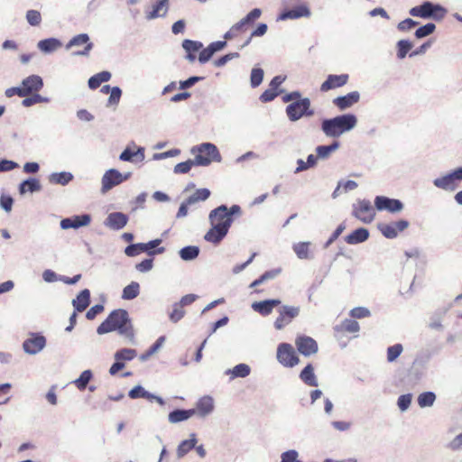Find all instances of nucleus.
<instances>
[{
  "instance_id": "1",
  "label": "nucleus",
  "mask_w": 462,
  "mask_h": 462,
  "mask_svg": "<svg viewBox=\"0 0 462 462\" xmlns=\"http://www.w3.org/2000/svg\"><path fill=\"white\" fill-rule=\"evenodd\" d=\"M241 213V208L238 205H233L230 208L221 205L211 210L208 216L211 227L205 234L204 239L214 245L219 244L227 235L234 222V216H240Z\"/></svg>"
},
{
  "instance_id": "2",
  "label": "nucleus",
  "mask_w": 462,
  "mask_h": 462,
  "mask_svg": "<svg viewBox=\"0 0 462 462\" xmlns=\"http://www.w3.org/2000/svg\"><path fill=\"white\" fill-rule=\"evenodd\" d=\"M117 332V334L126 338L130 343L135 341V332L132 319L129 313L124 309L112 310L107 318L97 327V333L104 335L110 332Z\"/></svg>"
},
{
  "instance_id": "3",
  "label": "nucleus",
  "mask_w": 462,
  "mask_h": 462,
  "mask_svg": "<svg viewBox=\"0 0 462 462\" xmlns=\"http://www.w3.org/2000/svg\"><path fill=\"white\" fill-rule=\"evenodd\" d=\"M357 123L356 116L353 114H345L333 118L324 119L321 123V130L324 134L331 138H338L344 133L352 130Z\"/></svg>"
},
{
  "instance_id": "4",
  "label": "nucleus",
  "mask_w": 462,
  "mask_h": 462,
  "mask_svg": "<svg viewBox=\"0 0 462 462\" xmlns=\"http://www.w3.org/2000/svg\"><path fill=\"white\" fill-rule=\"evenodd\" d=\"M190 152L194 155L197 166H208L213 162H220L221 155L217 146L210 143H204L192 147Z\"/></svg>"
},
{
  "instance_id": "5",
  "label": "nucleus",
  "mask_w": 462,
  "mask_h": 462,
  "mask_svg": "<svg viewBox=\"0 0 462 462\" xmlns=\"http://www.w3.org/2000/svg\"><path fill=\"white\" fill-rule=\"evenodd\" d=\"M262 14V11L259 8H254L251 12H249L245 17L241 19L239 22L235 23L229 31L226 32L224 35V38L226 40H231L235 37H237L241 34L245 33L247 31H249L253 25L254 24L255 21L260 18Z\"/></svg>"
},
{
  "instance_id": "6",
  "label": "nucleus",
  "mask_w": 462,
  "mask_h": 462,
  "mask_svg": "<svg viewBox=\"0 0 462 462\" xmlns=\"http://www.w3.org/2000/svg\"><path fill=\"white\" fill-rule=\"evenodd\" d=\"M410 14L414 17L433 18L434 20L440 21L447 14V10L439 5L424 2L420 5L412 7L410 10Z\"/></svg>"
},
{
  "instance_id": "7",
  "label": "nucleus",
  "mask_w": 462,
  "mask_h": 462,
  "mask_svg": "<svg viewBox=\"0 0 462 462\" xmlns=\"http://www.w3.org/2000/svg\"><path fill=\"white\" fill-rule=\"evenodd\" d=\"M286 114L291 121L295 122L302 116H313L314 111L310 109V100L308 97H304L288 105Z\"/></svg>"
},
{
  "instance_id": "8",
  "label": "nucleus",
  "mask_w": 462,
  "mask_h": 462,
  "mask_svg": "<svg viewBox=\"0 0 462 462\" xmlns=\"http://www.w3.org/2000/svg\"><path fill=\"white\" fill-rule=\"evenodd\" d=\"M277 360L285 367H293L300 362L292 346L288 343H282L278 346Z\"/></svg>"
},
{
  "instance_id": "9",
  "label": "nucleus",
  "mask_w": 462,
  "mask_h": 462,
  "mask_svg": "<svg viewBox=\"0 0 462 462\" xmlns=\"http://www.w3.org/2000/svg\"><path fill=\"white\" fill-rule=\"evenodd\" d=\"M131 177V172L120 173L117 170L110 169L102 177V191L106 192L116 185L121 184Z\"/></svg>"
},
{
  "instance_id": "10",
  "label": "nucleus",
  "mask_w": 462,
  "mask_h": 462,
  "mask_svg": "<svg viewBox=\"0 0 462 462\" xmlns=\"http://www.w3.org/2000/svg\"><path fill=\"white\" fill-rule=\"evenodd\" d=\"M46 346V338L40 333H30L23 343V349L28 355L40 353Z\"/></svg>"
},
{
  "instance_id": "11",
  "label": "nucleus",
  "mask_w": 462,
  "mask_h": 462,
  "mask_svg": "<svg viewBox=\"0 0 462 462\" xmlns=\"http://www.w3.org/2000/svg\"><path fill=\"white\" fill-rule=\"evenodd\" d=\"M354 216L364 223H370L374 220L375 212L370 201L361 200L354 206Z\"/></svg>"
},
{
  "instance_id": "12",
  "label": "nucleus",
  "mask_w": 462,
  "mask_h": 462,
  "mask_svg": "<svg viewBox=\"0 0 462 462\" xmlns=\"http://www.w3.org/2000/svg\"><path fill=\"white\" fill-rule=\"evenodd\" d=\"M78 47L79 49L73 52L74 55H88L93 47L89 42V37L86 33H81L73 37L66 45L67 49Z\"/></svg>"
},
{
  "instance_id": "13",
  "label": "nucleus",
  "mask_w": 462,
  "mask_h": 462,
  "mask_svg": "<svg viewBox=\"0 0 462 462\" xmlns=\"http://www.w3.org/2000/svg\"><path fill=\"white\" fill-rule=\"evenodd\" d=\"M409 226V222L403 219L389 224H379L378 229L383 236L389 239L395 238L399 233L402 232Z\"/></svg>"
},
{
  "instance_id": "14",
  "label": "nucleus",
  "mask_w": 462,
  "mask_h": 462,
  "mask_svg": "<svg viewBox=\"0 0 462 462\" xmlns=\"http://www.w3.org/2000/svg\"><path fill=\"white\" fill-rule=\"evenodd\" d=\"M298 351L304 356H310L319 350L318 343L315 339L308 336H300L295 341Z\"/></svg>"
},
{
  "instance_id": "15",
  "label": "nucleus",
  "mask_w": 462,
  "mask_h": 462,
  "mask_svg": "<svg viewBox=\"0 0 462 462\" xmlns=\"http://www.w3.org/2000/svg\"><path fill=\"white\" fill-rule=\"evenodd\" d=\"M215 409L214 399L209 395H205L198 400L195 408L191 411H195V414L199 418H206L209 416Z\"/></svg>"
},
{
  "instance_id": "16",
  "label": "nucleus",
  "mask_w": 462,
  "mask_h": 462,
  "mask_svg": "<svg viewBox=\"0 0 462 462\" xmlns=\"http://www.w3.org/2000/svg\"><path fill=\"white\" fill-rule=\"evenodd\" d=\"M349 80L348 74L335 75L330 74L327 79L320 85L321 92H328L345 86Z\"/></svg>"
},
{
  "instance_id": "17",
  "label": "nucleus",
  "mask_w": 462,
  "mask_h": 462,
  "mask_svg": "<svg viewBox=\"0 0 462 462\" xmlns=\"http://www.w3.org/2000/svg\"><path fill=\"white\" fill-rule=\"evenodd\" d=\"M374 204L378 210H387L392 213L399 212L403 208L402 203L399 199H389L383 196H377Z\"/></svg>"
},
{
  "instance_id": "18",
  "label": "nucleus",
  "mask_w": 462,
  "mask_h": 462,
  "mask_svg": "<svg viewBox=\"0 0 462 462\" xmlns=\"http://www.w3.org/2000/svg\"><path fill=\"white\" fill-rule=\"evenodd\" d=\"M360 95L357 91L350 92L345 96L333 99V104L340 110H346L359 101Z\"/></svg>"
},
{
  "instance_id": "19",
  "label": "nucleus",
  "mask_w": 462,
  "mask_h": 462,
  "mask_svg": "<svg viewBox=\"0 0 462 462\" xmlns=\"http://www.w3.org/2000/svg\"><path fill=\"white\" fill-rule=\"evenodd\" d=\"M43 86L42 79L40 76L32 75L23 80L22 89L24 92V96L27 97L33 92L39 91Z\"/></svg>"
},
{
  "instance_id": "20",
  "label": "nucleus",
  "mask_w": 462,
  "mask_h": 462,
  "mask_svg": "<svg viewBox=\"0 0 462 462\" xmlns=\"http://www.w3.org/2000/svg\"><path fill=\"white\" fill-rule=\"evenodd\" d=\"M89 223L90 217L88 215H81L62 219L60 221V226L62 229L79 228L80 226H88Z\"/></svg>"
},
{
  "instance_id": "21",
  "label": "nucleus",
  "mask_w": 462,
  "mask_h": 462,
  "mask_svg": "<svg viewBox=\"0 0 462 462\" xmlns=\"http://www.w3.org/2000/svg\"><path fill=\"white\" fill-rule=\"evenodd\" d=\"M280 303H281V300H276V299L264 300L262 301H254L252 304V309L254 311L265 316V315L270 314L273 311V310L276 306H278Z\"/></svg>"
},
{
  "instance_id": "22",
  "label": "nucleus",
  "mask_w": 462,
  "mask_h": 462,
  "mask_svg": "<svg viewBox=\"0 0 462 462\" xmlns=\"http://www.w3.org/2000/svg\"><path fill=\"white\" fill-rule=\"evenodd\" d=\"M197 443V435L195 433H190L188 439L180 441L178 445L176 450L178 458H182L185 457L191 449L195 448Z\"/></svg>"
},
{
  "instance_id": "23",
  "label": "nucleus",
  "mask_w": 462,
  "mask_h": 462,
  "mask_svg": "<svg viewBox=\"0 0 462 462\" xmlns=\"http://www.w3.org/2000/svg\"><path fill=\"white\" fill-rule=\"evenodd\" d=\"M119 159L124 162H143L144 159V149L139 147L134 151L130 147H126L120 154Z\"/></svg>"
},
{
  "instance_id": "24",
  "label": "nucleus",
  "mask_w": 462,
  "mask_h": 462,
  "mask_svg": "<svg viewBox=\"0 0 462 462\" xmlns=\"http://www.w3.org/2000/svg\"><path fill=\"white\" fill-rule=\"evenodd\" d=\"M106 221L109 227L118 230L127 224L128 217L124 213L115 212L108 215Z\"/></svg>"
},
{
  "instance_id": "25",
  "label": "nucleus",
  "mask_w": 462,
  "mask_h": 462,
  "mask_svg": "<svg viewBox=\"0 0 462 462\" xmlns=\"http://www.w3.org/2000/svg\"><path fill=\"white\" fill-rule=\"evenodd\" d=\"M300 379L308 386H318V378L314 373V367L308 364L300 373Z\"/></svg>"
},
{
  "instance_id": "26",
  "label": "nucleus",
  "mask_w": 462,
  "mask_h": 462,
  "mask_svg": "<svg viewBox=\"0 0 462 462\" xmlns=\"http://www.w3.org/2000/svg\"><path fill=\"white\" fill-rule=\"evenodd\" d=\"M195 415V411L191 409H175L171 411L168 415V420L171 423L175 424L181 421H185Z\"/></svg>"
},
{
  "instance_id": "27",
  "label": "nucleus",
  "mask_w": 462,
  "mask_h": 462,
  "mask_svg": "<svg viewBox=\"0 0 462 462\" xmlns=\"http://www.w3.org/2000/svg\"><path fill=\"white\" fill-rule=\"evenodd\" d=\"M90 303V291H80L75 299L72 300V305L75 311H84Z\"/></svg>"
},
{
  "instance_id": "28",
  "label": "nucleus",
  "mask_w": 462,
  "mask_h": 462,
  "mask_svg": "<svg viewBox=\"0 0 462 462\" xmlns=\"http://www.w3.org/2000/svg\"><path fill=\"white\" fill-rule=\"evenodd\" d=\"M310 14L309 8L304 5H299L294 9L285 11L282 13L279 16L280 20H287V19H297L300 17L309 16Z\"/></svg>"
},
{
  "instance_id": "29",
  "label": "nucleus",
  "mask_w": 462,
  "mask_h": 462,
  "mask_svg": "<svg viewBox=\"0 0 462 462\" xmlns=\"http://www.w3.org/2000/svg\"><path fill=\"white\" fill-rule=\"evenodd\" d=\"M369 237V232L366 228L360 227L353 231L351 234L345 237L346 243L348 245H356L363 243Z\"/></svg>"
},
{
  "instance_id": "30",
  "label": "nucleus",
  "mask_w": 462,
  "mask_h": 462,
  "mask_svg": "<svg viewBox=\"0 0 462 462\" xmlns=\"http://www.w3.org/2000/svg\"><path fill=\"white\" fill-rule=\"evenodd\" d=\"M42 277L44 281L48 282H55L58 280L63 281L66 284H74L76 282H78L80 278V274L75 275L73 278H68L64 276L58 275L51 270H46L44 271Z\"/></svg>"
},
{
  "instance_id": "31",
  "label": "nucleus",
  "mask_w": 462,
  "mask_h": 462,
  "mask_svg": "<svg viewBox=\"0 0 462 462\" xmlns=\"http://www.w3.org/2000/svg\"><path fill=\"white\" fill-rule=\"evenodd\" d=\"M434 184L438 188L447 189V190H454L457 186L454 176H452V173H449L446 176L436 179L434 180Z\"/></svg>"
},
{
  "instance_id": "32",
  "label": "nucleus",
  "mask_w": 462,
  "mask_h": 462,
  "mask_svg": "<svg viewBox=\"0 0 462 462\" xmlns=\"http://www.w3.org/2000/svg\"><path fill=\"white\" fill-rule=\"evenodd\" d=\"M251 373V368L248 365L241 363L235 365L232 369H227L226 374H231V378H245Z\"/></svg>"
},
{
  "instance_id": "33",
  "label": "nucleus",
  "mask_w": 462,
  "mask_h": 462,
  "mask_svg": "<svg viewBox=\"0 0 462 462\" xmlns=\"http://www.w3.org/2000/svg\"><path fill=\"white\" fill-rule=\"evenodd\" d=\"M311 243L310 242H300L293 245V251L300 259H310L311 258Z\"/></svg>"
},
{
  "instance_id": "34",
  "label": "nucleus",
  "mask_w": 462,
  "mask_h": 462,
  "mask_svg": "<svg viewBox=\"0 0 462 462\" xmlns=\"http://www.w3.org/2000/svg\"><path fill=\"white\" fill-rule=\"evenodd\" d=\"M169 0H160L153 6L152 10L147 14L149 19H154L164 16L168 12Z\"/></svg>"
},
{
  "instance_id": "35",
  "label": "nucleus",
  "mask_w": 462,
  "mask_h": 462,
  "mask_svg": "<svg viewBox=\"0 0 462 462\" xmlns=\"http://www.w3.org/2000/svg\"><path fill=\"white\" fill-rule=\"evenodd\" d=\"M164 342H165L164 336H161L160 337H158L157 340L149 347V349L146 350L144 353H143L139 356L140 361L141 362L147 361L152 355L157 353L162 347Z\"/></svg>"
},
{
  "instance_id": "36",
  "label": "nucleus",
  "mask_w": 462,
  "mask_h": 462,
  "mask_svg": "<svg viewBox=\"0 0 462 462\" xmlns=\"http://www.w3.org/2000/svg\"><path fill=\"white\" fill-rule=\"evenodd\" d=\"M111 79V73L108 71H102L95 74L88 79V87L91 89H97L104 82H107Z\"/></svg>"
},
{
  "instance_id": "37",
  "label": "nucleus",
  "mask_w": 462,
  "mask_h": 462,
  "mask_svg": "<svg viewBox=\"0 0 462 462\" xmlns=\"http://www.w3.org/2000/svg\"><path fill=\"white\" fill-rule=\"evenodd\" d=\"M41 189V183L37 179H29L20 184L19 192L23 195L26 192L39 191Z\"/></svg>"
},
{
  "instance_id": "38",
  "label": "nucleus",
  "mask_w": 462,
  "mask_h": 462,
  "mask_svg": "<svg viewBox=\"0 0 462 462\" xmlns=\"http://www.w3.org/2000/svg\"><path fill=\"white\" fill-rule=\"evenodd\" d=\"M92 371L89 369L84 370L80 374V375L72 382V383H74L79 391H83L87 388L88 383L92 380Z\"/></svg>"
},
{
  "instance_id": "39",
  "label": "nucleus",
  "mask_w": 462,
  "mask_h": 462,
  "mask_svg": "<svg viewBox=\"0 0 462 462\" xmlns=\"http://www.w3.org/2000/svg\"><path fill=\"white\" fill-rule=\"evenodd\" d=\"M449 308H450V306L446 309H443V310H438L430 317L429 327L432 329L442 330V328H443L442 324H441L442 317L446 314V312L448 311V310Z\"/></svg>"
},
{
  "instance_id": "40",
  "label": "nucleus",
  "mask_w": 462,
  "mask_h": 462,
  "mask_svg": "<svg viewBox=\"0 0 462 462\" xmlns=\"http://www.w3.org/2000/svg\"><path fill=\"white\" fill-rule=\"evenodd\" d=\"M339 143L337 141L333 142L329 145H319L316 148L317 156L321 159H326L329 155L338 149Z\"/></svg>"
},
{
  "instance_id": "41",
  "label": "nucleus",
  "mask_w": 462,
  "mask_h": 462,
  "mask_svg": "<svg viewBox=\"0 0 462 462\" xmlns=\"http://www.w3.org/2000/svg\"><path fill=\"white\" fill-rule=\"evenodd\" d=\"M418 404L420 408L431 407L436 401V394L433 392H423L418 396Z\"/></svg>"
},
{
  "instance_id": "42",
  "label": "nucleus",
  "mask_w": 462,
  "mask_h": 462,
  "mask_svg": "<svg viewBox=\"0 0 462 462\" xmlns=\"http://www.w3.org/2000/svg\"><path fill=\"white\" fill-rule=\"evenodd\" d=\"M60 46H61L60 42L54 38L45 39V40L40 41L38 43L39 49L44 52L53 51Z\"/></svg>"
},
{
  "instance_id": "43",
  "label": "nucleus",
  "mask_w": 462,
  "mask_h": 462,
  "mask_svg": "<svg viewBox=\"0 0 462 462\" xmlns=\"http://www.w3.org/2000/svg\"><path fill=\"white\" fill-rule=\"evenodd\" d=\"M136 355L137 352L134 348H122L115 353L114 357L115 360L125 362L133 360Z\"/></svg>"
},
{
  "instance_id": "44",
  "label": "nucleus",
  "mask_w": 462,
  "mask_h": 462,
  "mask_svg": "<svg viewBox=\"0 0 462 462\" xmlns=\"http://www.w3.org/2000/svg\"><path fill=\"white\" fill-rule=\"evenodd\" d=\"M128 396L131 399L145 398L149 400L153 397V393L146 391L142 385H136L129 391Z\"/></svg>"
},
{
  "instance_id": "45",
  "label": "nucleus",
  "mask_w": 462,
  "mask_h": 462,
  "mask_svg": "<svg viewBox=\"0 0 462 462\" xmlns=\"http://www.w3.org/2000/svg\"><path fill=\"white\" fill-rule=\"evenodd\" d=\"M210 196V191L208 189H199L191 196L188 198V203H197L199 201H204Z\"/></svg>"
},
{
  "instance_id": "46",
  "label": "nucleus",
  "mask_w": 462,
  "mask_h": 462,
  "mask_svg": "<svg viewBox=\"0 0 462 462\" xmlns=\"http://www.w3.org/2000/svg\"><path fill=\"white\" fill-rule=\"evenodd\" d=\"M199 249L198 246L189 245L182 248L180 251V255L181 259L189 261L195 259L199 255Z\"/></svg>"
},
{
  "instance_id": "47",
  "label": "nucleus",
  "mask_w": 462,
  "mask_h": 462,
  "mask_svg": "<svg viewBox=\"0 0 462 462\" xmlns=\"http://www.w3.org/2000/svg\"><path fill=\"white\" fill-rule=\"evenodd\" d=\"M403 347L400 343L394 344L387 348V361L394 362L402 353Z\"/></svg>"
},
{
  "instance_id": "48",
  "label": "nucleus",
  "mask_w": 462,
  "mask_h": 462,
  "mask_svg": "<svg viewBox=\"0 0 462 462\" xmlns=\"http://www.w3.org/2000/svg\"><path fill=\"white\" fill-rule=\"evenodd\" d=\"M279 313L285 315L286 319L290 322L300 313V308L294 306L283 305L280 308Z\"/></svg>"
},
{
  "instance_id": "49",
  "label": "nucleus",
  "mask_w": 462,
  "mask_h": 462,
  "mask_svg": "<svg viewBox=\"0 0 462 462\" xmlns=\"http://www.w3.org/2000/svg\"><path fill=\"white\" fill-rule=\"evenodd\" d=\"M72 178L73 176L69 172H60L52 174L51 176V181L57 184L66 185L72 180Z\"/></svg>"
},
{
  "instance_id": "50",
  "label": "nucleus",
  "mask_w": 462,
  "mask_h": 462,
  "mask_svg": "<svg viewBox=\"0 0 462 462\" xmlns=\"http://www.w3.org/2000/svg\"><path fill=\"white\" fill-rule=\"evenodd\" d=\"M26 20L32 26H39L42 23V14L37 10H28L26 12Z\"/></svg>"
},
{
  "instance_id": "51",
  "label": "nucleus",
  "mask_w": 462,
  "mask_h": 462,
  "mask_svg": "<svg viewBox=\"0 0 462 462\" xmlns=\"http://www.w3.org/2000/svg\"><path fill=\"white\" fill-rule=\"evenodd\" d=\"M176 302L172 305V311L169 314L170 320L173 323L180 321L185 315V311Z\"/></svg>"
},
{
  "instance_id": "52",
  "label": "nucleus",
  "mask_w": 462,
  "mask_h": 462,
  "mask_svg": "<svg viewBox=\"0 0 462 462\" xmlns=\"http://www.w3.org/2000/svg\"><path fill=\"white\" fill-rule=\"evenodd\" d=\"M143 246V243L130 245L125 249V254L130 257L136 256L145 252V248Z\"/></svg>"
},
{
  "instance_id": "53",
  "label": "nucleus",
  "mask_w": 462,
  "mask_h": 462,
  "mask_svg": "<svg viewBox=\"0 0 462 462\" xmlns=\"http://www.w3.org/2000/svg\"><path fill=\"white\" fill-rule=\"evenodd\" d=\"M263 79V70L262 69L254 68L252 69L250 81H251V86L253 88L258 87L262 83Z\"/></svg>"
},
{
  "instance_id": "54",
  "label": "nucleus",
  "mask_w": 462,
  "mask_h": 462,
  "mask_svg": "<svg viewBox=\"0 0 462 462\" xmlns=\"http://www.w3.org/2000/svg\"><path fill=\"white\" fill-rule=\"evenodd\" d=\"M398 46V51H397V57L399 59H403L409 52V51L411 49L412 44L411 42L407 40H401L397 43Z\"/></svg>"
},
{
  "instance_id": "55",
  "label": "nucleus",
  "mask_w": 462,
  "mask_h": 462,
  "mask_svg": "<svg viewBox=\"0 0 462 462\" xmlns=\"http://www.w3.org/2000/svg\"><path fill=\"white\" fill-rule=\"evenodd\" d=\"M412 400V394L411 393H406L399 396L397 400V405L401 411H406Z\"/></svg>"
},
{
  "instance_id": "56",
  "label": "nucleus",
  "mask_w": 462,
  "mask_h": 462,
  "mask_svg": "<svg viewBox=\"0 0 462 462\" xmlns=\"http://www.w3.org/2000/svg\"><path fill=\"white\" fill-rule=\"evenodd\" d=\"M202 46L201 42L191 40H184L182 42V47L188 53H195L199 51Z\"/></svg>"
},
{
  "instance_id": "57",
  "label": "nucleus",
  "mask_w": 462,
  "mask_h": 462,
  "mask_svg": "<svg viewBox=\"0 0 462 462\" xmlns=\"http://www.w3.org/2000/svg\"><path fill=\"white\" fill-rule=\"evenodd\" d=\"M436 29V26L432 23H429L420 28H418L415 32V36L417 38H423L430 34H431Z\"/></svg>"
},
{
  "instance_id": "58",
  "label": "nucleus",
  "mask_w": 462,
  "mask_h": 462,
  "mask_svg": "<svg viewBox=\"0 0 462 462\" xmlns=\"http://www.w3.org/2000/svg\"><path fill=\"white\" fill-rule=\"evenodd\" d=\"M342 329L349 333H356L360 329V326L357 321L354 319H345L341 324Z\"/></svg>"
},
{
  "instance_id": "59",
  "label": "nucleus",
  "mask_w": 462,
  "mask_h": 462,
  "mask_svg": "<svg viewBox=\"0 0 462 462\" xmlns=\"http://www.w3.org/2000/svg\"><path fill=\"white\" fill-rule=\"evenodd\" d=\"M193 165H196L195 159L188 160L183 162H180L174 167V172L180 173V174L187 173L190 171V169L192 168Z\"/></svg>"
},
{
  "instance_id": "60",
  "label": "nucleus",
  "mask_w": 462,
  "mask_h": 462,
  "mask_svg": "<svg viewBox=\"0 0 462 462\" xmlns=\"http://www.w3.org/2000/svg\"><path fill=\"white\" fill-rule=\"evenodd\" d=\"M299 453L295 449L287 450L281 455V462H302L299 458Z\"/></svg>"
},
{
  "instance_id": "61",
  "label": "nucleus",
  "mask_w": 462,
  "mask_h": 462,
  "mask_svg": "<svg viewBox=\"0 0 462 462\" xmlns=\"http://www.w3.org/2000/svg\"><path fill=\"white\" fill-rule=\"evenodd\" d=\"M350 316L354 319H363L370 316V310L365 307H356L350 310Z\"/></svg>"
},
{
  "instance_id": "62",
  "label": "nucleus",
  "mask_w": 462,
  "mask_h": 462,
  "mask_svg": "<svg viewBox=\"0 0 462 462\" xmlns=\"http://www.w3.org/2000/svg\"><path fill=\"white\" fill-rule=\"evenodd\" d=\"M267 29H268V27H267V25L265 23H259L257 25V27L251 32L250 37L245 42L244 45L249 44V42H251L252 38H254V37H260V36L264 35L266 33V32H267Z\"/></svg>"
},
{
  "instance_id": "63",
  "label": "nucleus",
  "mask_w": 462,
  "mask_h": 462,
  "mask_svg": "<svg viewBox=\"0 0 462 462\" xmlns=\"http://www.w3.org/2000/svg\"><path fill=\"white\" fill-rule=\"evenodd\" d=\"M279 95V92L272 88H268L266 90L263 92V94L260 96V100L263 103H267L273 101L277 96Z\"/></svg>"
},
{
  "instance_id": "64",
  "label": "nucleus",
  "mask_w": 462,
  "mask_h": 462,
  "mask_svg": "<svg viewBox=\"0 0 462 462\" xmlns=\"http://www.w3.org/2000/svg\"><path fill=\"white\" fill-rule=\"evenodd\" d=\"M448 448L453 451L462 449V432L456 436L448 444Z\"/></svg>"
}]
</instances>
